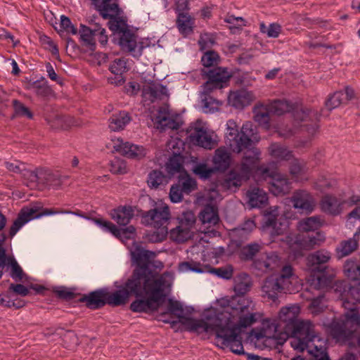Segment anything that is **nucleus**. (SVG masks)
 Instances as JSON below:
<instances>
[{
    "label": "nucleus",
    "mask_w": 360,
    "mask_h": 360,
    "mask_svg": "<svg viewBox=\"0 0 360 360\" xmlns=\"http://www.w3.org/2000/svg\"><path fill=\"white\" fill-rule=\"evenodd\" d=\"M32 183H37L49 188L58 189L62 184L59 175L46 169H37L34 171H27Z\"/></svg>",
    "instance_id": "nucleus-16"
},
{
    "label": "nucleus",
    "mask_w": 360,
    "mask_h": 360,
    "mask_svg": "<svg viewBox=\"0 0 360 360\" xmlns=\"http://www.w3.org/2000/svg\"><path fill=\"white\" fill-rule=\"evenodd\" d=\"M167 183L168 177L161 170L153 169L148 175L147 184L150 188H158L160 186L166 185Z\"/></svg>",
    "instance_id": "nucleus-41"
},
{
    "label": "nucleus",
    "mask_w": 360,
    "mask_h": 360,
    "mask_svg": "<svg viewBox=\"0 0 360 360\" xmlns=\"http://www.w3.org/2000/svg\"><path fill=\"white\" fill-rule=\"evenodd\" d=\"M116 151L122 155L133 159H141L146 156L147 150L143 146L134 144L130 142H123L122 140L120 143L114 146Z\"/></svg>",
    "instance_id": "nucleus-26"
},
{
    "label": "nucleus",
    "mask_w": 360,
    "mask_h": 360,
    "mask_svg": "<svg viewBox=\"0 0 360 360\" xmlns=\"http://www.w3.org/2000/svg\"><path fill=\"white\" fill-rule=\"evenodd\" d=\"M255 228V224L253 220L248 219L240 226L231 230V236L232 240L236 245H240L247 240L250 234Z\"/></svg>",
    "instance_id": "nucleus-27"
},
{
    "label": "nucleus",
    "mask_w": 360,
    "mask_h": 360,
    "mask_svg": "<svg viewBox=\"0 0 360 360\" xmlns=\"http://www.w3.org/2000/svg\"><path fill=\"white\" fill-rule=\"evenodd\" d=\"M79 35L82 44L92 51L96 49V41L105 46L108 40L105 30L98 23L91 24L90 27L81 25Z\"/></svg>",
    "instance_id": "nucleus-13"
},
{
    "label": "nucleus",
    "mask_w": 360,
    "mask_h": 360,
    "mask_svg": "<svg viewBox=\"0 0 360 360\" xmlns=\"http://www.w3.org/2000/svg\"><path fill=\"white\" fill-rule=\"evenodd\" d=\"M264 226L269 229V235L272 241L276 236H282L287 229L286 221H278L275 215H270L266 219Z\"/></svg>",
    "instance_id": "nucleus-35"
},
{
    "label": "nucleus",
    "mask_w": 360,
    "mask_h": 360,
    "mask_svg": "<svg viewBox=\"0 0 360 360\" xmlns=\"http://www.w3.org/2000/svg\"><path fill=\"white\" fill-rule=\"evenodd\" d=\"M167 311L176 316L179 319L178 322L186 326L190 331L202 332V330H207L208 321L206 319H198L184 316V307L177 300H173L172 299L168 300Z\"/></svg>",
    "instance_id": "nucleus-12"
},
{
    "label": "nucleus",
    "mask_w": 360,
    "mask_h": 360,
    "mask_svg": "<svg viewBox=\"0 0 360 360\" xmlns=\"http://www.w3.org/2000/svg\"><path fill=\"white\" fill-rule=\"evenodd\" d=\"M170 215L169 207L167 205H162L144 212L142 214V220L146 224L155 229L167 228Z\"/></svg>",
    "instance_id": "nucleus-14"
},
{
    "label": "nucleus",
    "mask_w": 360,
    "mask_h": 360,
    "mask_svg": "<svg viewBox=\"0 0 360 360\" xmlns=\"http://www.w3.org/2000/svg\"><path fill=\"white\" fill-rule=\"evenodd\" d=\"M248 204L251 208H261L268 202L267 193L258 187H250L246 193Z\"/></svg>",
    "instance_id": "nucleus-30"
},
{
    "label": "nucleus",
    "mask_w": 360,
    "mask_h": 360,
    "mask_svg": "<svg viewBox=\"0 0 360 360\" xmlns=\"http://www.w3.org/2000/svg\"><path fill=\"white\" fill-rule=\"evenodd\" d=\"M192 233V231L188 230V228L179 224L176 227L170 230L169 236L174 241L184 243L191 238Z\"/></svg>",
    "instance_id": "nucleus-45"
},
{
    "label": "nucleus",
    "mask_w": 360,
    "mask_h": 360,
    "mask_svg": "<svg viewBox=\"0 0 360 360\" xmlns=\"http://www.w3.org/2000/svg\"><path fill=\"white\" fill-rule=\"evenodd\" d=\"M262 246L258 243H251L240 249V257L243 261H255V256L260 252Z\"/></svg>",
    "instance_id": "nucleus-44"
},
{
    "label": "nucleus",
    "mask_w": 360,
    "mask_h": 360,
    "mask_svg": "<svg viewBox=\"0 0 360 360\" xmlns=\"http://www.w3.org/2000/svg\"><path fill=\"white\" fill-rule=\"evenodd\" d=\"M135 265L131 276L127 281L115 291L110 292L105 288L106 304L111 307L124 305L131 295H139L141 281L140 276L143 274V267Z\"/></svg>",
    "instance_id": "nucleus-7"
},
{
    "label": "nucleus",
    "mask_w": 360,
    "mask_h": 360,
    "mask_svg": "<svg viewBox=\"0 0 360 360\" xmlns=\"http://www.w3.org/2000/svg\"><path fill=\"white\" fill-rule=\"evenodd\" d=\"M105 296V288H100L89 294L82 295L79 298V301L85 303L89 309L95 310L106 304Z\"/></svg>",
    "instance_id": "nucleus-24"
},
{
    "label": "nucleus",
    "mask_w": 360,
    "mask_h": 360,
    "mask_svg": "<svg viewBox=\"0 0 360 360\" xmlns=\"http://www.w3.org/2000/svg\"><path fill=\"white\" fill-rule=\"evenodd\" d=\"M167 228L157 229L156 231L148 233V239L151 243H160L167 238Z\"/></svg>",
    "instance_id": "nucleus-62"
},
{
    "label": "nucleus",
    "mask_w": 360,
    "mask_h": 360,
    "mask_svg": "<svg viewBox=\"0 0 360 360\" xmlns=\"http://www.w3.org/2000/svg\"><path fill=\"white\" fill-rule=\"evenodd\" d=\"M177 184L186 194H189L197 188L196 181L191 178L186 172L180 175Z\"/></svg>",
    "instance_id": "nucleus-47"
},
{
    "label": "nucleus",
    "mask_w": 360,
    "mask_h": 360,
    "mask_svg": "<svg viewBox=\"0 0 360 360\" xmlns=\"http://www.w3.org/2000/svg\"><path fill=\"white\" fill-rule=\"evenodd\" d=\"M109 70L115 75L114 77L109 79L111 84L120 86L124 83L125 79L123 73L127 70V60L124 58L115 59L110 64Z\"/></svg>",
    "instance_id": "nucleus-33"
},
{
    "label": "nucleus",
    "mask_w": 360,
    "mask_h": 360,
    "mask_svg": "<svg viewBox=\"0 0 360 360\" xmlns=\"http://www.w3.org/2000/svg\"><path fill=\"white\" fill-rule=\"evenodd\" d=\"M226 144L233 153H239L243 149L248 148L251 143L250 136L252 135V124L250 122L243 124L239 131L236 123L229 120L226 123Z\"/></svg>",
    "instance_id": "nucleus-10"
},
{
    "label": "nucleus",
    "mask_w": 360,
    "mask_h": 360,
    "mask_svg": "<svg viewBox=\"0 0 360 360\" xmlns=\"http://www.w3.org/2000/svg\"><path fill=\"white\" fill-rule=\"evenodd\" d=\"M337 200L335 197L326 195L321 201V209L326 212L333 214H335Z\"/></svg>",
    "instance_id": "nucleus-56"
},
{
    "label": "nucleus",
    "mask_w": 360,
    "mask_h": 360,
    "mask_svg": "<svg viewBox=\"0 0 360 360\" xmlns=\"http://www.w3.org/2000/svg\"><path fill=\"white\" fill-rule=\"evenodd\" d=\"M188 133L190 141L194 145L205 149H212L216 144L212 136L203 127L191 128Z\"/></svg>",
    "instance_id": "nucleus-19"
},
{
    "label": "nucleus",
    "mask_w": 360,
    "mask_h": 360,
    "mask_svg": "<svg viewBox=\"0 0 360 360\" xmlns=\"http://www.w3.org/2000/svg\"><path fill=\"white\" fill-rule=\"evenodd\" d=\"M195 19L188 12H181L176 14V26L179 33L184 37L193 32Z\"/></svg>",
    "instance_id": "nucleus-32"
},
{
    "label": "nucleus",
    "mask_w": 360,
    "mask_h": 360,
    "mask_svg": "<svg viewBox=\"0 0 360 360\" xmlns=\"http://www.w3.org/2000/svg\"><path fill=\"white\" fill-rule=\"evenodd\" d=\"M231 162V153L225 147L221 146L215 150L212 164L216 172H225L230 167Z\"/></svg>",
    "instance_id": "nucleus-29"
},
{
    "label": "nucleus",
    "mask_w": 360,
    "mask_h": 360,
    "mask_svg": "<svg viewBox=\"0 0 360 360\" xmlns=\"http://www.w3.org/2000/svg\"><path fill=\"white\" fill-rule=\"evenodd\" d=\"M111 0L109 1L110 4H115L117 6L112 11L108 10L107 13L109 15L108 17L105 18L103 15L100 13V15L103 17V19H109L108 22L109 29L115 34L118 35V37H120L121 34H123L124 32H129L130 30L128 27V25L123 18L120 17L115 16V14L117 13L119 10V6L117 3H110Z\"/></svg>",
    "instance_id": "nucleus-21"
},
{
    "label": "nucleus",
    "mask_w": 360,
    "mask_h": 360,
    "mask_svg": "<svg viewBox=\"0 0 360 360\" xmlns=\"http://www.w3.org/2000/svg\"><path fill=\"white\" fill-rule=\"evenodd\" d=\"M209 273L217 276L219 278L229 280L233 276V270L231 268H226V267H219V268H214L210 267L209 271Z\"/></svg>",
    "instance_id": "nucleus-63"
},
{
    "label": "nucleus",
    "mask_w": 360,
    "mask_h": 360,
    "mask_svg": "<svg viewBox=\"0 0 360 360\" xmlns=\"http://www.w3.org/2000/svg\"><path fill=\"white\" fill-rule=\"evenodd\" d=\"M224 22L229 24V28L232 33H236L246 25V20L242 17H235L233 15H227Z\"/></svg>",
    "instance_id": "nucleus-49"
},
{
    "label": "nucleus",
    "mask_w": 360,
    "mask_h": 360,
    "mask_svg": "<svg viewBox=\"0 0 360 360\" xmlns=\"http://www.w3.org/2000/svg\"><path fill=\"white\" fill-rule=\"evenodd\" d=\"M251 101L252 94L246 90L231 92L228 96L229 104L238 109H243L250 105Z\"/></svg>",
    "instance_id": "nucleus-34"
},
{
    "label": "nucleus",
    "mask_w": 360,
    "mask_h": 360,
    "mask_svg": "<svg viewBox=\"0 0 360 360\" xmlns=\"http://www.w3.org/2000/svg\"><path fill=\"white\" fill-rule=\"evenodd\" d=\"M12 104L14 109V115L13 117H26L29 119H32V112L22 102L14 99L12 101Z\"/></svg>",
    "instance_id": "nucleus-52"
},
{
    "label": "nucleus",
    "mask_w": 360,
    "mask_h": 360,
    "mask_svg": "<svg viewBox=\"0 0 360 360\" xmlns=\"http://www.w3.org/2000/svg\"><path fill=\"white\" fill-rule=\"evenodd\" d=\"M271 114L282 115L286 112H292L293 117L297 121H304L309 116V110L298 109V106L287 100H274L268 105Z\"/></svg>",
    "instance_id": "nucleus-15"
},
{
    "label": "nucleus",
    "mask_w": 360,
    "mask_h": 360,
    "mask_svg": "<svg viewBox=\"0 0 360 360\" xmlns=\"http://www.w3.org/2000/svg\"><path fill=\"white\" fill-rule=\"evenodd\" d=\"M208 321L207 330L205 333H214L221 348L228 347L236 354H245L240 333L241 328L248 326L240 325V316H232L223 313H212L205 316Z\"/></svg>",
    "instance_id": "nucleus-3"
},
{
    "label": "nucleus",
    "mask_w": 360,
    "mask_h": 360,
    "mask_svg": "<svg viewBox=\"0 0 360 360\" xmlns=\"http://www.w3.org/2000/svg\"><path fill=\"white\" fill-rule=\"evenodd\" d=\"M269 152L271 157L278 160H290L293 158L292 151L287 147L277 143H273L269 147Z\"/></svg>",
    "instance_id": "nucleus-39"
},
{
    "label": "nucleus",
    "mask_w": 360,
    "mask_h": 360,
    "mask_svg": "<svg viewBox=\"0 0 360 360\" xmlns=\"http://www.w3.org/2000/svg\"><path fill=\"white\" fill-rule=\"evenodd\" d=\"M131 120L127 111H120L113 114L109 119V128L114 131L123 129Z\"/></svg>",
    "instance_id": "nucleus-37"
},
{
    "label": "nucleus",
    "mask_w": 360,
    "mask_h": 360,
    "mask_svg": "<svg viewBox=\"0 0 360 360\" xmlns=\"http://www.w3.org/2000/svg\"><path fill=\"white\" fill-rule=\"evenodd\" d=\"M322 221L320 217L314 216L307 217L298 222V229L303 232L315 231L322 225Z\"/></svg>",
    "instance_id": "nucleus-43"
},
{
    "label": "nucleus",
    "mask_w": 360,
    "mask_h": 360,
    "mask_svg": "<svg viewBox=\"0 0 360 360\" xmlns=\"http://www.w3.org/2000/svg\"><path fill=\"white\" fill-rule=\"evenodd\" d=\"M298 307H285L281 308L278 314V325L283 327L285 334L300 320Z\"/></svg>",
    "instance_id": "nucleus-20"
},
{
    "label": "nucleus",
    "mask_w": 360,
    "mask_h": 360,
    "mask_svg": "<svg viewBox=\"0 0 360 360\" xmlns=\"http://www.w3.org/2000/svg\"><path fill=\"white\" fill-rule=\"evenodd\" d=\"M293 207L302 212L310 213L314 210L315 202L313 196L306 191H297L292 197Z\"/></svg>",
    "instance_id": "nucleus-23"
},
{
    "label": "nucleus",
    "mask_w": 360,
    "mask_h": 360,
    "mask_svg": "<svg viewBox=\"0 0 360 360\" xmlns=\"http://www.w3.org/2000/svg\"><path fill=\"white\" fill-rule=\"evenodd\" d=\"M110 0H91V2L99 13L106 18L109 15L107 13L108 10L112 11L117 7L115 4H110Z\"/></svg>",
    "instance_id": "nucleus-54"
},
{
    "label": "nucleus",
    "mask_w": 360,
    "mask_h": 360,
    "mask_svg": "<svg viewBox=\"0 0 360 360\" xmlns=\"http://www.w3.org/2000/svg\"><path fill=\"white\" fill-rule=\"evenodd\" d=\"M219 59V56L216 51H208L202 56L201 62L203 66L210 68L218 65Z\"/></svg>",
    "instance_id": "nucleus-55"
},
{
    "label": "nucleus",
    "mask_w": 360,
    "mask_h": 360,
    "mask_svg": "<svg viewBox=\"0 0 360 360\" xmlns=\"http://www.w3.org/2000/svg\"><path fill=\"white\" fill-rule=\"evenodd\" d=\"M345 276L353 281L360 279V264L356 260L348 259L344 265Z\"/></svg>",
    "instance_id": "nucleus-46"
},
{
    "label": "nucleus",
    "mask_w": 360,
    "mask_h": 360,
    "mask_svg": "<svg viewBox=\"0 0 360 360\" xmlns=\"http://www.w3.org/2000/svg\"><path fill=\"white\" fill-rule=\"evenodd\" d=\"M269 189L273 195L282 196L290 192L291 183L285 176L278 174L272 177Z\"/></svg>",
    "instance_id": "nucleus-31"
},
{
    "label": "nucleus",
    "mask_w": 360,
    "mask_h": 360,
    "mask_svg": "<svg viewBox=\"0 0 360 360\" xmlns=\"http://www.w3.org/2000/svg\"><path fill=\"white\" fill-rule=\"evenodd\" d=\"M58 214H76L72 211L53 208H44L41 211H38L35 208H22L10 228L9 236L13 238L25 224L32 219Z\"/></svg>",
    "instance_id": "nucleus-11"
},
{
    "label": "nucleus",
    "mask_w": 360,
    "mask_h": 360,
    "mask_svg": "<svg viewBox=\"0 0 360 360\" xmlns=\"http://www.w3.org/2000/svg\"><path fill=\"white\" fill-rule=\"evenodd\" d=\"M351 302L347 299L344 300L342 307L346 310L344 317L339 319V343L340 341L348 342L349 346L353 345L350 342L355 335V333L360 327V314L358 303Z\"/></svg>",
    "instance_id": "nucleus-8"
},
{
    "label": "nucleus",
    "mask_w": 360,
    "mask_h": 360,
    "mask_svg": "<svg viewBox=\"0 0 360 360\" xmlns=\"http://www.w3.org/2000/svg\"><path fill=\"white\" fill-rule=\"evenodd\" d=\"M285 335L290 338L291 347L298 352L307 349L316 337L314 325L309 320H299Z\"/></svg>",
    "instance_id": "nucleus-9"
},
{
    "label": "nucleus",
    "mask_w": 360,
    "mask_h": 360,
    "mask_svg": "<svg viewBox=\"0 0 360 360\" xmlns=\"http://www.w3.org/2000/svg\"><path fill=\"white\" fill-rule=\"evenodd\" d=\"M131 257L132 263L141 265L143 269L140 276V295H134L136 299L131 303L129 308L137 313L155 311L166 297L167 281L164 275L158 274V271L164 265L155 259V252L145 250L139 245L131 250Z\"/></svg>",
    "instance_id": "nucleus-1"
},
{
    "label": "nucleus",
    "mask_w": 360,
    "mask_h": 360,
    "mask_svg": "<svg viewBox=\"0 0 360 360\" xmlns=\"http://www.w3.org/2000/svg\"><path fill=\"white\" fill-rule=\"evenodd\" d=\"M179 270L182 272L193 271L197 273H202L204 271L201 268V265L198 262H184L179 264Z\"/></svg>",
    "instance_id": "nucleus-64"
},
{
    "label": "nucleus",
    "mask_w": 360,
    "mask_h": 360,
    "mask_svg": "<svg viewBox=\"0 0 360 360\" xmlns=\"http://www.w3.org/2000/svg\"><path fill=\"white\" fill-rule=\"evenodd\" d=\"M178 219L179 225L183 226L185 228H188V230L192 231V229L196 221L195 216L193 212H184Z\"/></svg>",
    "instance_id": "nucleus-57"
},
{
    "label": "nucleus",
    "mask_w": 360,
    "mask_h": 360,
    "mask_svg": "<svg viewBox=\"0 0 360 360\" xmlns=\"http://www.w3.org/2000/svg\"><path fill=\"white\" fill-rule=\"evenodd\" d=\"M118 38V44L123 51L129 53L134 58H139L140 57V51H135L137 36L134 32L131 30L124 32Z\"/></svg>",
    "instance_id": "nucleus-28"
},
{
    "label": "nucleus",
    "mask_w": 360,
    "mask_h": 360,
    "mask_svg": "<svg viewBox=\"0 0 360 360\" xmlns=\"http://www.w3.org/2000/svg\"><path fill=\"white\" fill-rule=\"evenodd\" d=\"M323 298L324 296L323 295H319L311 300L309 309L311 314L314 315H318L323 311L325 307L323 303Z\"/></svg>",
    "instance_id": "nucleus-59"
},
{
    "label": "nucleus",
    "mask_w": 360,
    "mask_h": 360,
    "mask_svg": "<svg viewBox=\"0 0 360 360\" xmlns=\"http://www.w3.org/2000/svg\"><path fill=\"white\" fill-rule=\"evenodd\" d=\"M166 170L170 176L184 171L183 166V158L179 154H174L170 157L165 165Z\"/></svg>",
    "instance_id": "nucleus-42"
},
{
    "label": "nucleus",
    "mask_w": 360,
    "mask_h": 360,
    "mask_svg": "<svg viewBox=\"0 0 360 360\" xmlns=\"http://www.w3.org/2000/svg\"><path fill=\"white\" fill-rule=\"evenodd\" d=\"M281 264V258L276 252L261 254L255 259L253 266L255 269L264 273L276 270Z\"/></svg>",
    "instance_id": "nucleus-18"
},
{
    "label": "nucleus",
    "mask_w": 360,
    "mask_h": 360,
    "mask_svg": "<svg viewBox=\"0 0 360 360\" xmlns=\"http://www.w3.org/2000/svg\"><path fill=\"white\" fill-rule=\"evenodd\" d=\"M8 264L11 266L10 276L16 282L22 281L26 274L17 261L13 257H9Z\"/></svg>",
    "instance_id": "nucleus-50"
},
{
    "label": "nucleus",
    "mask_w": 360,
    "mask_h": 360,
    "mask_svg": "<svg viewBox=\"0 0 360 360\" xmlns=\"http://www.w3.org/2000/svg\"><path fill=\"white\" fill-rule=\"evenodd\" d=\"M221 105V102L208 94L202 100L203 110L206 113L217 111Z\"/></svg>",
    "instance_id": "nucleus-53"
},
{
    "label": "nucleus",
    "mask_w": 360,
    "mask_h": 360,
    "mask_svg": "<svg viewBox=\"0 0 360 360\" xmlns=\"http://www.w3.org/2000/svg\"><path fill=\"white\" fill-rule=\"evenodd\" d=\"M270 112L269 108L267 105L257 106L255 109V121L259 124V126L265 129L270 128Z\"/></svg>",
    "instance_id": "nucleus-40"
},
{
    "label": "nucleus",
    "mask_w": 360,
    "mask_h": 360,
    "mask_svg": "<svg viewBox=\"0 0 360 360\" xmlns=\"http://www.w3.org/2000/svg\"><path fill=\"white\" fill-rule=\"evenodd\" d=\"M94 223L99 226L103 231L112 233L114 236L120 238L122 236L127 238H130L135 233V228L130 226L126 229H118L114 224L101 218H95L93 219Z\"/></svg>",
    "instance_id": "nucleus-25"
},
{
    "label": "nucleus",
    "mask_w": 360,
    "mask_h": 360,
    "mask_svg": "<svg viewBox=\"0 0 360 360\" xmlns=\"http://www.w3.org/2000/svg\"><path fill=\"white\" fill-rule=\"evenodd\" d=\"M199 219L203 224H207L209 226L217 224L219 221L218 208L213 205H206L200 211Z\"/></svg>",
    "instance_id": "nucleus-36"
},
{
    "label": "nucleus",
    "mask_w": 360,
    "mask_h": 360,
    "mask_svg": "<svg viewBox=\"0 0 360 360\" xmlns=\"http://www.w3.org/2000/svg\"><path fill=\"white\" fill-rule=\"evenodd\" d=\"M167 96V87L161 84L152 82L142 88V97L145 101L153 103L156 100H162Z\"/></svg>",
    "instance_id": "nucleus-22"
},
{
    "label": "nucleus",
    "mask_w": 360,
    "mask_h": 360,
    "mask_svg": "<svg viewBox=\"0 0 360 360\" xmlns=\"http://www.w3.org/2000/svg\"><path fill=\"white\" fill-rule=\"evenodd\" d=\"M261 152L253 148L245 153L240 165L231 169L222 182V186L229 190H237L243 181L250 179L255 170L260 171L264 176H270L267 167L259 166Z\"/></svg>",
    "instance_id": "nucleus-4"
},
{
    "label": "nucleus",
    "mask_w": 360,
    "mask_h": 360,
    "mask_svg": "<svg viewBox=\"0 0 360 360\" xmlns=\"http://www.w3.org/2000/svg\"><path fill=\"white\" fill-rule=\"evenodd\" d=\"M133 216L134 212L131 207H119L111 212L112 219L120 226L127 225Z\"/></svg>",
    "instance_id": "nucleus-38"
},
{
    "label": "nucleus",
    "mask_w": 360,
    "mask_h": 360,
    "mask_svg": "<svg viewBox=\"0 0 360 360\" xmlns=\"http://www.w3.org/2000/svg\"><path fill=\"white\" fill-rule=\"evenodd\" d=\"M204 74L207 78L205 84V89L207 91L223 88L230 78V74L227 70L220 67L210 69Z\"/></svg>",
    "instance_id": "nucleus-17"
},
{
    "label": "nucleus",
    "mask_w": 360,
    "mask_h": 360,
    "mask_svg": "<svg viewBox=\"0 0 360 360\" xmlns=\"http://www.w3.org/2000/svg\"><path fill=\"white\" fill-rule=\"evenodd\" d=\"M251 278L245 273L240 274L235 278V295L229 299L222 300L221 309H215L213 313H223L232 316H240V325L250 326L258 319V314L254 312L252 301L245 296L251 288Z\"/></svg>",
    "instance_id": "nucleus-2"
},
{
    "label": "nucleus",
    "mask_w": 360,
    "mask_h": 360,
    "mask_svg": "<svg viewBox=\"0 0 360 360\" xmlns=\"http://www.w3.org/2000/svg\"><path fill=\"white\" fill-rule=\"evenodd\" d=\"M264 326L265 323L263 324V327L260 329L253 328L250 332V336L252 338L256 339L257 340H262L264 338H276L275 333L277 331V326H276L275 324H272V326L274 328L273 333L269 332V330L264 328Z\"/></svg>",
    "instance_id": "nucleus-51"
},
{
    "label": "nucleus",
    "mask_w": 360,
    "mask_h": 360,
    "mask_svg": "<svg viewBox=\"0 0 360 360\" xmlns=\"http://www.w3.org/2000/svg\"><path fill=\"white\" fill-rule=\"evenodd\" d=\"M330 259L328 251L318 250L307 257V264L310 269V274L307 281L311 287L317 290H323L333 288L335 283L334 276L328 274L325 265Z\"/></svg>",
    "instance_id": "nucleus-5"
},
{
    "label": "nucleus",
    "mask_w": 360,
    "mask_h": 360,
    "mask_svg": "<svg viewBox=\"0 0 360 360\" xmlns=\"http://www.w3.org/2000/svg\"><path fill=\"white\" fill-rule=\"evenodd\" d=\"M295 279L293 268L286 264L281 268L278 276H270L262 285V297L275 302L280 293H292L295 288L292 283Z\"/></svg>",
    "instance_id": "nucleus-6"
},
{
    "label": "nucleus",
    "mask_w": 360,
    "mask_h": 360,
    "mask_svg": "<svg viewBox=\"0 0 360 360\" xmlns=\"http://www.w3.org/2000/svg\"><path fill=\"white\" fill-rule=\"evenodd\" d=\"M358 247V242L354 238H349L341 243V248L339 252L342 257H345L353 252Z\"/></svg>",
    "instance_id": "nucleus-58"
},
{
    "label": "nucleus",
    "mask_w": 360,
    "mask_h": 360,
    "mask_svg": "<svg viewBox=\"0 0 360 360\" xmlns=\"http://www.w3.org/2000/svg\"><path fill=\"white\" fill-rule=\"evenodd\" d=\"M193 172L202 180H207L216 172L215 169L210 167L205 163H196L192 169Z\"/></svg>",
    "instance_id": "nucleus-48"
},
{
    "label": "nucleus",
    "mask_w": 360,
    "mask_h": 360,
    "mask_svg": "<svg viewBox=\"0 0 360 360\" xmlns=\"http://www.w3.org/2000/svg\"><path fill=\"white\" fill-rule=\"evenodd\" d=\"M158 119L159 123L163 127L172 129H178L179 128V124L177 122L173 119L169 118L166 113H163L161 110L159 112Z\"/></svg>",
    "instance_id": "nucleus-61"
},
{
    "label": "nucleus",
    "mask_w": 360,
    "mask_h": 360,
    "mask_svg": "<svg viewBox=\"0 0 360 360\" xmlns=\"http://www.w3.org/2000/svg\"><path fill=\"white\" fill-rule=\"evenodd\" d=\"M260 31L266 33L269 37L276 38L281 31V27L276 23H271L266 27L263 22L260 25Z\"/></svg>",
    "instance_id": "nucleus-60"
}]
</instances>
